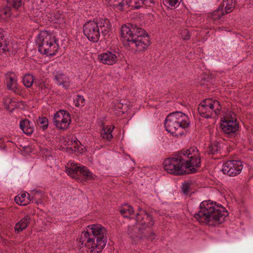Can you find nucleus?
Masks as SVG:
<instances>
[{
  "label": "nucleus",
  "mask_w": 253,
  "mask_h": 253,
  "mask_svg": "<svg viewBox=\"0 0 253 253\" xmlns=\"http://www.w3.org/2000/svg\"><path fill=\"white\" fill-rule=\"evenodd\" d=\"M180 35L184 40H188L190 38L189 31L187 29H183L181 31Z\"/></svg>",
  "instance_id": "nucleus-36"
},
{
  "label": "nucleus",
  "mask_w": 253,
  "mask_h": 253,
  "mask_svg": "<svg viewBox=\"0 0 253 253\" xmlns=\"http://www.w3.org/2000/svg\"><path fill=\"white\" fill-rule=\"evenodd\" d=\"M135 223L128 226L127 234L134 241H139L145 239L153 241L156 237L152 230L155 220L151 214L145 210L139 208L135 214Z\"/></svg>",
  "instance_id": "nucleus-2"
},
{
  "label": "nucleus",
  "mask_w": 253,
  "mask_h": 253,
  "mask_svg": "<svg viewBox=\"0 0 253 253\" xmlns=\"http://www.w3.org/2000/svg\"><path fill=\"white\" fill-rule=\"evenodd\" d=\"M133 211L132 207L127 204L123 206L120 210V213L124 217H129L133 214Z\"/></svg>",
  "instance_id": "nucleus-24"
},
{
  "label": "nucleus",
  "mask_w": 253,
  "mask_h": 253,
  "mask_svg": "<svg viewBox=\"0 0 253 253\" xmlns=\"http://www.w3.org/2000/svg\"><path fill=\"white\" fill-rule=\"evenodd\" d=\"M143 5H144L146 6H153L155 4L154 0H143Z\"/></svg>",
  "instance_id": "nucleus-41"
},
{
  "label": "nucleus",
  "mask_w": 253,
  "mask_h": 253,
  "mask_svg": "<svg viewBox=\"0 0 253 253\" xmlns=\"http://www.w3.org/2000/svg\"><path fill=\"white\" fill-rule=\"evenodd\" d=\"M191 184L189 182H185L182 185V190L185 194H188L190 191Z\"/></svg>",
  "instance_id": "nucleus-35"
},
{
  "label": "nucleus",
  "mask_w": 253,
  "mask_h": 253,
  "mask_svg": "<svg viewBox=\"0 0 253 253\" xmlns=\"http://www.w3.org/2000/svg\"><path fill=\"white\" fill-rule=\"evenodd\" d=\"M10 6L14 9H18L22 5V0H6Z\"/></svg>",
  "instance_id": "nucleus-30"
},
{
  "label": "nucleus",
  "mask_w": 253,
  "mask_h": 253,
  "mask_svg": "<svg viewBox=\"0 0 253 253\" xmlns=\"http://www.w3.org/2000/svg\"><path fill=\"white\" fill-rule=\"evenodd\" d=\"M119 56L118 51L111 49L98 55V60L104 64L113 65L117 62Z\"/></svg>",
  "instance_id": "nucleus-12"
},
{
  "label": "nucleus",
  "mask_w": 253,
  "mask_h": 253,
  "mask_svg": "<svg viewBox=\"0 0 253 253\" xmlns=\"http://www.w3.org/2000/svg\"><path fill=\"white\" fill-rule=\"evenodd\" d=\"M27 195H28V193H21L15 197L14 200L17 204L20 205H26L30 203L29 199H27Z\"/></svg>",
  "instance_id": "nucleus-22"
},
{
  "label": "nucleus",
  "mask_w": 253,
  "mask_h": 253,
  "mask_svg": "<svg viewBox=\"0 0 253 253\" xmlns=\"http://www.w3.org/2000/svg\"><path fill=\"white\" fill-rule=\"evenodd\" d=\"M41 197V191H34L32 193V202H34L35 203H39V200L40 199V197Z\"/></svg>",
  "instance_id": "nucleus-33"
},
{
  "label": "nucleus",
  "mask_w": 253,
  "mask_h": 253,
  "mask_svg": "<svg viewBox=\"0 0 253 253\" xmlns=\"http://www.w3.org/2000/svg\"><path fill=\"white\" fill-rule=\"evenodd\" d=\"M189 125L190 121L187 116L178 111L169 114L165 122L166 130L175 136L183 135Z\"/></svg>",
  "instance_id": "nucleus-7"
},
{
  "label": "nucleus",
  "mask_w": 253,
  "mask_h": 253,
  "mask_svg": "<svg viewBox=\"0 0 253 253\" xmlns=\"http://www.w3.org/2000/svg\"><path fill=\"white\" fill-rule=\"evenodd\" d=\"M27 199H29V200H30V202L32 201V194H30L28 193V195H27Z\"/></svg>",
  "instance_id": "nucleus-44"
},
{
  "label": "nucleus",
  "mask_w": 253,
  "mask_h": 253,
  "mask_svg": "<svg viewBox=\"0 0 253 253\" xmlns=\"http://www.w3.org/2000/svg\"><path fill=\"white\" fill-rule=\"evenodd\" d=\"M163 2L166 6L171 8L178 5V0H163Z\"/></svg>",
  "instance_id": "nucleus-31"
},
{
  "label": "nucleus",
  "mask_w": 253,
  "mask_h": 253,
  "mask_svg": "<svg viewBox=\"0 0 253 253\" xmlns=\"http://www.w3.org/2000/svg\"><path fill=\"white\" fill-rule=\"evenodd\" d=\"M1 141H2V140L0 139V143L1 142Z\"/></svg>",
  "instance_id": "nucleus-46"
},
{
  "label": "nucleus",
  "mask_w": 253,
  "mask_h": 253,
  "mask_svg": "<svg viewBox=\"0 0 253 253\" xmlns=\"http://www.w3.org/2000/svg\"><path fill=\"white\" fill-rule=\"evenodd\" d=\"M84 98L83 96L78 95L76 98V106L77 107L79 106H83L84 103Z\"/></svg>",
  "instance_id": "nucleus-37"
},
{
  "label": "nucleus",
  "mask_w": 253,
  "mask_h": 253,
  "mask_svg": "<svg viewBox=\"0 0 253 253\" xmlns=\"http://www.w3.org/2000/svg\"><path fill=\"white\" fill-rule=\"evenodd\" d=\"M5 80L8 89L16 92L17 89V79L14 73L9 72L5 75Z\"/></svg>",
  "instance_id": "nucleus-14"
},
{
  "label": "nucleus",
  "mask_w": 253,
  "mask_h": 253,
  "mask_svg": "<svg viewBox=\"0 0 253 253\" xmlns=\"http://www.w3.org/2000/svg\"><path fill=\"white\" fill-rule=\"evenodd\" d=\"M119 101L121 102V104L122 105H123V106H124V107L126 106V104L125 103V100H120Z\"/></svg>",
  "instance_id": "nucleus-43"
},
{
  "label": "nucleus",
  "mask_w": 253,
  "mask_h": 253,
  "mask_svg": "<svg viewBox=\"0 0 253 253\" xmlns=\"http://www.w3.org/2000/svg\"><path fill=\"white\" fill-rule=\"evenodd\" d=\"M243 168L241 161L231 160L223 163L222 171L229 176H235L241 173Z\"/></svg>",
  "instance_id": "nucleus-10"
},
{
  "label": "nucleus",
  "mask_w": 253,
  "mask_h": 253,
  "mask_svg": "<svg viewBox=\"0 0 253 253\" xmlns=\"http://www.w3.org/2000/svg\"><path fill=\"white\" fill-rule=\"evenodd\" d=\"M227 121H233V122H236V119L235 118V114L229 111L226 113L225 115L223 116V118L221 119V122L224 123L225 122Z\"/></svg>",
  "instance_id": "nucleus-28"
},
{
  "label": "nucleus",
  "mask_w": 253,
  "mask_h": 253,
  "mask_svg": "<svg viewBox=\"0 0 253 253\" xmlns=\"http://www.w3.org/2000/svg\"><path fill=\"white\" fill-rule=\"evenodd\" d=\"M38 125L43 130L46 129L48 125V119L46 117L39 118L37 120Z\"/></svg>",
  "instance_id": "nucleus-29"
},
{
  "label": "nucleus",
  "mask_w": 253,
  "mask_h": 253,
  "mask_svg": "<svg viewBox=\"0 0 253 253\" xmlns=\"http://www.w3.org/2000/svg\"><path fill=\"white\" fill-rule=\"evenodd\" d=\"M34 81V77L30 74L25 75L23 78V83L24 85L27 87H31L33 84Z\"/></svg>",
  "instance_id": "nucleus-27"
},
{
  "label": "nucleus",
  "mask_w": 253,
  "mask_h": 253,
  "mask_svg": "<svg viewBox=\"0 0 253 253\" xmlns=\"http://www.w3.org/2000/svg\"><path fill=\"white\" fill-rule=\"evenodd\" d=\"M114 127L111 126H103L100 132V137L104 140L111 141L113 138L112 132Z\"/></svg>",
  "instance_id": "nucleus-20"
},
{
  "label": "nucleus",
  "mask_w": 253,
  "mask_h": 253,
  "mask_svg": "<svg viewBox=\"0 0 253 253\" xmlns=\"http://www.w3.org/2000/svg\"><path fill=\"white\" fill-rule=\"evenodd\" d=\"M121 35L124 45L132 50L144 51L150 44L149 38L144 30L136 25L129 24L122 26Z\"/></svg>",
  "instance_id": "nucleus-3"
},
{
  "label": "nucleus",
  "mask_w": 253,
  "mask_h": 253,
  "mask_svg": "<svg viewBox=\"0 0 253 253\" xmlns=\"http://www.w3.org/2000/svg\"><path fill=\"white\" fill-rule=\"evenodd\" d=\"M75 143V146L72 148H70V150L72 151V153L76 152V151H79V148L80 147V145L81 144L80 141L77 139L74 140Z\"/></svg>",
  "instance_id": "nucleus-38"
},
{
  "label": "nucleus",
  "mask_w": 253,
  "mask_h": 253,
  "mask_svg": "<svg viewBox=\"0 0 253 253\" xmlns=\"http://www.w3.org/2000/svg\"><path fill=\"white\" fill-rule=\"evenodd\" d=\"M66 173L70 176L75 177L76 174L80 172L86 179H92L93 178L92 173L85 167H80L76 164L72 163L70 166L69 164L66 166Z\"/></svg>",
  "instance_id": "nucleus-11"
},
{
  "label": "nucleus",
  "mask_w": 253,
  "mask_h": 253,
  "mask_svg": "<svg viewBox=\"0 0 253 253\" xmlns=\"http://www.w3.org/2000/svg\"><path fill=\"white\" fill-rule=\"evenodd\" d=\"M222 109L220 102L217 100L207 98L199 105V114L206 118H215L219 115Z\"/></svg>",
  "instance_id": "nucleus-9"
},
{
  "label": "nucleus",
  "mask_w": 253,
  "mask_h": 253,
  "mask_svg": "<svg viewBox=\"0 0 253 253\" xmlns=\"http://www.w3.org/2000/svg\"><path fill=\"white\" fill-rule=\"evenodd\" d=\"M3 30L0 28V54H6L10 51V45L4 36Z\"/></svg>",
  "instance_id": "nucleus-17"
},
{
  "label": "nucleus",
  "mask_w": 253,
  "mask_h": 253,
  "mask_svg": "<svg viewBox=\"0 0 253 253\" xmlns=\"http://www.w3.org/2000/svg\"><path fill=\"white\" fill-rule=\"evenodd\" d=\"M67 116H70V114L67 111L63 110H60L54 114L53 122L54 123V121L59 122V121H60V120H62V119H63V120H65Z\"/></svg>",
  "instance_id": "nucleus-25"
},
{
  "label": "nucleus",
  "mask_w": 253,
  "mask_h": 253,
  "mask_svg": "<svg viewBox=\"0 0 253 253\" xmlns=\"http://www.w3.org/2000/svg\"><path fill=\"white\" fill-rule=\"evenodd\" d=\"M165 169L170 174L183 175L187 169L188 173H195L201 166V157L196 148L182 150L167 158L163 163Z\"/></svg>",
  "instance_id": "nucleus-1"
},
{
  "label": "nucleus",
  "mask_w": 253,
  "mask_h": 253,
  "mask_svg": "<svg viewBox=\"0 0 253 253\" xmlns=\"http://www.w3.org/2000/svg\"><path fill=\"white\" fill-rule=\"evenodd\" d=\"M0 14L5 15L6 17H9L11 15V8L10 7H7L1 10L0 11Z\"/></svg>",
  "instance_id": "nucleus-40"
},
{
  "label": "nucleus",
  "mask_w": 253,
  "mask_h": 253,
  "mask_svg": "<svg viewBox=\"0 0 253 253\" xmlns=\"http://www.w3.org/2000/svg\"><path fill=\"white\" fill-rule=\"evenodd\" d=\"M81 245L84 244L88 253H99L107 242L106 230L100 224L87 226L79 239Z\"/></svg>",
  "instance_id": "nucleus-4"
},
{
  "label": "nucleus",
  "mask_w": 253,
  "mask_h": 253,
  "mask_svg": "<svg viewBox=\"0 0 253 253\" xmlns=\"http://www.w3.org/2000/svg\"><path fill=\"white\" fill-rule=\"evenodd\" d=\"M200 210L194 217L201 223L216 226L223 222L228 215L225 209L212 202L205 201L200 205Z\"/></svg>",
  "instance_id": "nucleus-5"
},
{
  "label": "nucleus",
  "mask_w": 253,
  "mask_h": 253,
  "mask_svg": "<svg viewBox=\"0 0 253 253\" xmlns=\"http://www.w3.org/2000/svg\"><path fill=\"white\" fill-rule=\"evenodd\" d=\"M54 80L58 85H62L65 89H68L70 85V81L68 77L64 74L55 73L54 74Z\"/></svg>",
  "instance_id": "nucleus-15"
},
{
  "label": "nucleus",
  "mask_w": 253,
  "mask_h": 253,
  "mask_svg": "<svg viewBox=\"0 0 253 253\" xmlns=\"http://www.w3.org/2000/svg\"><path fill=\"white\" fill-rule=\"evenodd\" d=\"M20 127L23 132L27 135H30L33 133L34 127L33 124L27 119L20 121Z\"/></svg>",
  "instance_id": "nucleus-19"
},
{
  "label": "nucleus",
  "mask_w": 253,
  "mask_h": 253,
  "mask_svg": "<svg viewBox=\"0 0 253 253\" xmlns=\"http://www.w3.org/2000/svg\"><path fill=\"white\" fill-rule=\"evenodd\" d=\"M30 220L31 217L30 215H25L15 224L14 227L15 232L16 233H19L25 230L29 225Z\"/></svg>",
  "instance_id": "nucleus-18"
},
{
  "label": "nucleus",
  "mask_w": 253,
  "mask_h": 253,
  "mask_svg": "<svg viewBox=\"0 0 253 253\" xmlns=\"http://www.w3.org/2000/svg\"><path fill=\"white\" fill-rule=\"evenodd\" d=\"M111 29L110 20L106 18H101L98 21H89L83 26L84 35L89 41L93 42H97L101 34L104 37L108 36Z\"/></svg>",
  "instance_id": "nucleus-6"
},
{
  "label": "nucleus",
  "mask_w": 253,
  "mask_h": 253,
  "mask_svg": "<svg viewBox=\"0 0 253 253\" xmlns=\"http://www.w3.org/2000/svg\"><path fill=\"white\" fill-rule=\"evenodd\" d=\"M39 51L44 54L54 55L58 50L55 37L47 31H41L36 40Z\"/></svg>",
  "instance_id": "nucleus-8"
},
{
  "label": "nucleus",
  "mask_w": 253,
  "mask_h": 253,
  "mask_svg": "<svg viewBox=\"0 0 253 253\" xmlns=\"http://www.w3.org/2000/svg\"><path fill=\"white\" fill-rule=\"evenodd\" d=\"M225 14V13L221 8V6H219L216 10L208 15V19L210 22L216 23H219Z\"/></svg>",
  "instance_id": "nucleus-16"
},
{
  "label": "nucleus",
  "mask_w": 253,
  "mask_h": 253,
  "mask_svg": "<svg viewBox=\"0 0 253 253\" xmlns=\"http://www.w3.org/2000/svg\"><path fill=\"white\" fill-rule=\"evenodd\" d=\"M5 106L6 109H13V101L10 98H7L5 100Z\"/></svg>",
  "instance_id": "nucleus-39"
},
{
  "label": "nucleus",
  "mask_w": 253,
  "mask_h": 253,
  "mask_svg": "<svg viewBox=\"0 0 253 253\" xmlns=\"http://www.w3.org/2000/svg\"><path fill=\"white\" fill-rule=\"evenodd\" d=\"M143 0H129V5L135 8H139L143 5Z\"/></svg>",
  "instance_id": "nucleus-32"
},
{
  "label": "nucleus",
  "mask_w": 253,
  "mask_h": 253,
  "mask_svg": "<svg viewBox=\"0 0 253 253\" xmlns=\"http://www.w3.org/2000/svg\"><path fill=\"white\" fill-rule=\"evenodd\" d=\"M222 132L228 137H233L236 135L239 129V124L237 122H225L220 124Z\"/></svg>",
  "instance_id": "nucleus-13"
},
{
  "label": "nucleus",
  "mask_w": 253,
  "mask_h": 253,
  "mask_svg": "<svg viewBox=\"0 0 253 253\" xmlns=\"http://www.w3.org/2000/svg\"><path fill=\"white\" fill-rule=\"evenodd\" d=\"M48 17L50 19L51 21L54 23L60 22L63 19L62 14L61 12L60 11L49 14Z\"/></svg>",
  "instance_id": "nucleus-26"
},
{
  "label": "nucleus",
  "mask_w": 253,
  "mask_h": 253,
  "mask_svg": "<svg viewBox=\"0 0 253 253\" xmlns=\"http://www.w3.org/2000/svg\"><path fill=\"white\" fill-rule=\"evenodd\" d=\"M115 107L117 109H123L124 106L121 104V102L119 101L115 103Z\"/></svg>",
  "instance_id": "nucleus-42"
},
{
  "label": "nucleus",
  "mask_w": 253,
  "mask_h": 253,
  "mask_svg": "<svg viewBox=\"0 0 253 253\" xmlns=\"http://www.w3.org/2000/svg\"><path fill=\"white\" fill-rule=\"evenodd\" d=\"M235 2V0H223L222 3L219 6H221V8L225 14H228L234 9Z\"/></svg>",
  "instance_id": "nucleus-21"
},
{
  "label": "nucleus",
  "mask_w": 253,
  "mask_h": 253,
  "mask_svg": "<svg viewBox=\"0 0 253 253\" xmlns=\"http://www.w3.org/2000/svg\"><path fill=\"white\" fill-rule=\"evenodd\" d=\"M220 150V147L218 144H212L209 147V153L214 155Z\"/></svg>",
  "instance_id": "nucleus-34"
},
{
  "label": "nucleus",
  "mask_w": 253,
  "mask_h": 253,
  "mask_svg": "<svg viewBox=\"0 0 253 253\" xmlns=\"http://www.w3.org/2000/svg\"><path fill=\"white\" fill-rule=\"evenodd\" d=\"M118 3L119 5H121V6H122V5H123V2H118Z\"/></svg>",
  "instance_id": "nucleus-45"
},
{
  "label": "nucleus",
  "mask_w": 253,
  "mask_h": 253,
  "mask_svg": "<svg viewBox=\"0 0 253 253\" xmlns=\"http://www.w3.org/2000/svg\"><path fill=\"white\" fill-rule=\"evenodd\" d=\"M62 119L60 120V121H54L53 123L54 126L56 127L57 128L59 129H67L69 126L71 118L70 117H67L66 118V119Z\"/></svg>",
  "instance_id": "nucleus-23"
}]
</instances>
